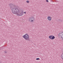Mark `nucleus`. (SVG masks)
<instances>
[{
  "mask_svg": "<svg viewBox=\"0 0 63 63\" xmlns=\"http://www.w3.org/2000/svg\"><path fill=\"white\" fill-rule=\"evenodd\" d=\"M61 33L60 32L58 36L59 37H59H60V35L59 34H60Z\"/></svg>",
  "mask_w": 63,
  "mask_h": 63,
  "instance_id": "obj_12",
  "label": "nucleus"
},
{
  "mask_svg": "<svg viewBox=\"0 0 63 63\" xmlns=\"http://www.w3.org/2000/svg\"><path fill=\"white\" fill-rule=\"evenodd\" d=\"M63 33V32H62V33Z\"/></svg>",
  "mask_w": 63,
  "mask_h": 63,
  "instance_id": "obj_16",
  "label": "nucleus"
},
{
  "mask_svg": "<svg viewBox=\"0 0 63 63\" xmlns=\"http://www.w3.org/2000/svg\"><path fill=\"white\" fill-rule=\"evenodd\" d=\"M29 21H31V22H33L34 20H35V18L33 17H30L29 18Z\"/></svg>",
  "mask_w": 63,
  "mask_h": 63,
  "instance_id": "obj_4",
  "label": "nucleus"
},
{
  "mask_svg": "<svg viewBox=\"0 0 63 63\" xmlns=\"http://www.w3.org/2000/svg\"><path fill=\"white\" fill-rule=\"evenodd\" d=\"M58 22H62V21H62V20L61 19H59L58 20Z\"/></svg>",
  "mask_w": 63,
  "mask_h": 63,
  "instance_id": "obj_8",
  "label": "nucleus"
},
{
  "mask_svg": "<svg viewBox=\"0 0 63 63\" xmlns=\"http://www.w3.org/2000/svg\"><path fill=\"white\" fill-rule=\"evenodd\" d=\"M48 20L49 21H50L51 20V17L49 16H48L47 18Z\"/></svg>",
  "mask_w": 63,
  "mask_h": 63,
  "instance_id": "obj_7",
  "label": "nucleus"
},
{
  "mask_svg": "<svg viewBox=\"0 0 63 63\" xmlns=\"http://www.w3.org/2000/svg\"><path fill=\"white\" fill-rule=\"evenodd\" d=\"M26 2L27 3H29V1L28 0H27L26 1Z\"/></svg>",
  "mask_w": 63,
  "mask_h": 63,
  "instance_id": "obj_11",
  "label": "nucleus"
},
{
  "mask_svg": "<svg viewBox=\"0 0 63 63\" xmlns=\"http://www.w3.org/2000/svg\"><path fill=\"white\" fill-rule=\"evenodd\" d=\"M46 1L47 2H48V0H46Z\"/></svg>",
  "mask_w": 63,
  "mask_h": 63,
  "instance_id": "obj_13",
  "label": "nucleus"
},
{
  "mask_svg": "<svg viewBox=\"0 0 63 63\" xmlns=\"http://www.w3.org/2000/svg\"><path fill=\"white\" fill-rule=\"evenodd\" d=\"M23 38L25 39L26 40L29 41H31L30 38L29 37V36L27 34H26L23 36Z\"/></svg>",
  "mask_w": 63,
  "mask_h": 63,
  "instance_id": "obj_3",
  "label": "nucleus"
},
{
  "mask_svg": "<svg viewBox=\"0 0 63 63\" xmlns=\"http://www.w3.org/2000/svg\"><path fill=\"white\" fill-rule=\"evenodd\" d=\"M49 38L51 40H53L55 39V36L53 35H50L49 36Z\"/></svg>",
  "mask_w": 63,
  "mask_h": 63,
  "instance_id": "obj_5",
  "label": "nucleus"
},
{
  "mask_svg": "<svg viewBox=\"0 0 63 63\" xmlns=\"http://www.w3.org/2000/svg\"><path fill=\"white\" fill-rule=\"evenodd\" d=\"M4 53H7V52H6V51H4Z\"/></svg>",
  "mask_w": 63,
  "mask_h": 63,
  "instance_id": "obj_14",
  "label": "nucleus"
},
{
  "mask_svg": "<svg viewBox=\"0 0 63 63\" xmlns=\"http://www.w3.org/2000/svg\"><path fill=\"white\" fill-rule=\"evenodd\" d=\"M36 60H40V58H37L36 59Z\"/></svg>",
  "mask_w": 63,
  "mask_h": 63,
  "instance_id": "obj_10",
  "label": "nucleus"
},
{
  "mask_svg": "<svg viewBox=\"0 0 63 63\" xmlns=\"http://www.w3.org/2000/svg\"><path fill=\"white\" fill-rule=\"evenodd\" d=\"M16 14L17 16H23V12L22 11L20 10V8H19L18 9V11L17 12Z\"/></svg>",
  "mask_w": 63,
  "mask_h": 63,
  "instance_id": "obj_2",
  "label": "nucleus"
},
{
  "mask_svg": "<svg viewBox=\"0 0 63 63\" xmlns=\"http://www.w3.org/2000/svg\"><path fill=\"white\" fill-rule=\"evenodd\" d=\"M61 36L62 38L63 39V34L62 35H61Z\"/></svg>",
  "mask_w": 63,
  "mask_h": 63,
  "instance_id": "obj_9",
  "label": "nucleus"
},
{
  "mask_svg": "<svg viewBox=\"0 0 63 63\" xmlns=\"http://www.w3.org/2000/svg\"><path fill=\"white\" fill-rule=\"evenodd\" d=\"M24 14H26V12H24Z\"/></svg>",
  "mask_w": 63,
  "mask_h": 63,
  "instance_id": "obj_15",
  "label": "nucleus"
},
{
  "mask_svg": "<svg viewBox=\"0 0 63 63\" xmlns=\"http://www.w3.org/2000/svg\"><path fill=\"white\" fill-rule=\"evenodd\" d=\"M19 7L18 6H16L11 9L12 12L13 14H16L17 12L18 11Z\"/></svg>",
  "mask_w": 63,
  "mask_h": 63,
  "instance_id": "obj_1",
  "label": "nucleus"
},
{
  "mask_svg": "<svg viewBox=\"0 0 63 63\" xmlns=\"http://www.w3.org/2000/svg\"><path fill=\"white\" fill-rule=\"evenodd\" d=\"M9 7L10 8L12 9H13V8H15V6L13 4H10L9 5Z\"/></svg>",
  "mask_w": 63,
  "mask_h": 63,
  "instance_id": "obj_6",
  "label": "nucleus"
}]
</instances>
